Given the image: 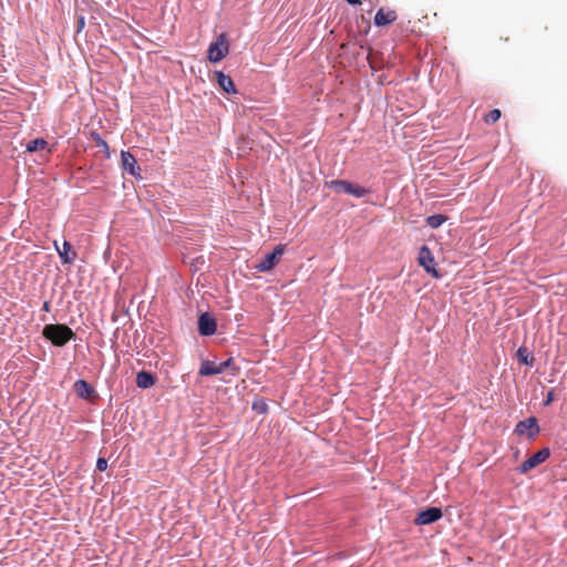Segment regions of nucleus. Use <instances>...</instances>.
Wrapping results in <instances>:
<instances>
[{
	"label": "nucleus",
	"mask_w": 567,
	"mask_h": 567,
	"mask_svg": "<svg viewBox=\"0 0 567 567\" xmlns=\"http://www.w3.org/2000/svg\"><path fill=\"white\" fill-rule=\"evenodd\" d=\"M42 336L54 347L62 348L76 338V333L64 323H48L42 329Z\"/></svg>",
	"instance_id": "obj_1"
},
{
	"label": "nucleus",
	"mask_w": 567,
	"mask_h": 567,
	"mask_svg": "<svg viewBox=\"0 0 567 567\" xmlns=\"http://www.w3.org/2000/svg\"><path fill=\"white\" fill-rule=\"evenodd\" d=\"M229 53V43L227 33L218 34L207 50V59L212 63H218Z\"/></svg>",
	"instance_id": "obj_2"
},
{
	"label": "nucleus",
	"mask_w": 567,
	"mask_h": 567,
	"mask_svg": "<svg viewBox=\"0 0 567 567\" xmlns=\"http://www.w3.org/2000/svg\"><path fill=\"white\" fill-rule=\"evenodd\" d=\"M417 261L431 277L435 279L444 277L445 271L439 267V261L436 260L433 250H419Z\"/></svg>",
	"instance_id": "obj_3"
},
{
	"label": "nucleus",
	"mask_w": 567,
	"mask_h": 567,
	"mask_svg": "<svg viewBox=\"0 0 567 567\" xmlns=\"http://www.w3.org/2000/svg\"><path fill=\"white\" fill-rule=\"evenodd\" d=\"M326 184L336 193H346L357 198H362L370 193V189L344 179H332Z\"/></svg>",
	"instance_id": "obj_4"
},
{
	"label": "nucleus",
	"mask_w": 567,
	"mask_h": 567,
	"mask_svg": "<svg viewBox=\"0 0 567 567\" xmlns=\"http://www.w3.org/2000/svg\"><path fill=\"white\" fill-rule=\"evenodd\" d=\"M285 251L286 250H271L258 262H255L251 268L257 272H268L279 264Z\"/></svg>",
	"instance_id": "obj_5"
},
{
	"label": "nucleus",
	"mask_w": 567,
	"mask_h": 567,
	"mask_svg": "<svg viewBox=\"0 0 567 567\" xmlns=\"http://www.w3.org/2000/svg\"><path fill=\"white\" fill-rule=\"evenodd\" d=\"M540 432L538 421L535 416L527 417L516 424L515 433L526 435L528 440H534Z\"/></svg>",
	"instance_id": "obj_6"
},
{
	"label": "nucleus",
	"mask_w": 567,
	"mask_h": 567,
	"mask_svg": "<svg viewBox=\"0 0 567 567\" xmlns=\"http://www.w3.org/2000/svg\"><path fill=\"white\" fill-rule=\"evenodd\" d=\"M198 333L202 337H210L217 331V321L209 312H202L197 319Z\"/></svg>",
	"instance_id": "obj_7"
},
{
	"label": "nucleus",
	"mask_w": 567,
	"mask_h": 567,
	"mask_svg": "<svg viewBox=\"0 0 567 567\" xmlns=\"http://www.w3.org/2000/svg\"><path fill=\"white\" fill-rule=\"evenodd\" d=\"M550 456L549 447H543L542 450L534 453L530 457L524 461L519 467V473L524 474L535 468L539 464L544 463Z\"/></svg>",
	"instance_id": "obj_8"
},
{
	"label": "nucleus",
	"mask_w": 567,
	"mask_h": 567,
	"mask_svg": "<svg viewBox=\"0 0 567 567\" xmlns=\"http://www.w3.org/2000/svg\"><path fill=\"white\" fill-rule=\"evenodd\" d=\"M443 512L440 507L431 506L426 507L425 509H422L417 513L416 517L414 518L415 525H430L432 523L437 522L440 518H442Z\"/></svg>",
	"instance_id": "obj_9"
},
{
	"label": "nucleus",
	"mask_w": 567,
	"mask_h": 567,
	"mask_svg": "<svg viewBox=\"0 0 567 567\" xmlns=\"http://www.w3.org/2000/svg\"><path fill=\"white\" fill-rule=\"evenodd\" d=\"M121 167L122 169L134 177H141V167L136 158L130 151L121 152Z\"/></svg>",
	"instance_id": "obj_10"
},
{
	"label": "nucleus",
	"mask_w": 567,
	"mask_h": 567,
	"mask_svg": "<svg viewBox=\"0 0 567 567\" xmlns=\"http://www.w3.org/2000/svg\"><path fill=\"white\" fill-rule=\"evenodd\" d=\"M73 388L80 399L90 401L97 398L96 390L83 379L75 381Z\"/></svg>",
	"instance_id": "obj_11"
},
{
	"label": "nucleus",
	"mask_w": 567,
	"mask_h": 567,
	"mask_svg": "<svg viewBox=\"0 0 567 567\" xmlns=\"http://www.w3.org/2000/svg\"><path fill=\"white\" fill-rule=\"evenodd\" d=\"M214 74L216 82L224 92H226L227 94L237 93L235 83L229 75L225 74L223 71H215Z\"/></svg>",
	"instance_id": "obj_12"
},
{
	"label": "nucleus",
	"mask_w": 567,
	"mask_h": 567,
	"mask_svg": "<svg viewBox=\"0 0 567 567\" xmlns=\"http://www.w3.org/2000/svg\"><path fill=\"white\" fill-rule=\"evenodd\" d=\"M157 377L150 371L142 370L136 374V385L140 389H150L155 385Z\"/></svg>",
	"instance_id": "obj_13"
},
{
	"label": "nucleus",
	"mask_w": 567,
	"mask_h": 567,
	"mask_svg": "<svg viewBox=\"0 0 567 567\" xmlns=\"http://www.w3.org/2000/svg\"><path fill=\"white\" fill-rule=\"evenodd\" d=\"M396 20V12L394 10L384 11L382 8L378 10L374 16V24L377 27H384Z\"/></svg>",
	"instance_id": "obj_14"
},
{
	"label": "nucleus",
	"mask_w": 567,
	"mask_h": 567,
	"mask_svg": "<svg viewBox=\"0 0 567 567\" xmlns=\"http://www.w3.org/2000/svg\"><path fill=\"white\" fill-rule=\"evenodd\" d=\"M200 377H213L220 374L219 364L210 360H203L198 370Z\"/></svg>",
	"instance_id": "obj_15"
},
{
	"label": "nucleus",
	"mask_w": 567,
	"mask_h": 567,
	"mask_svg": "<svg viewBox=\"0 0 567 567\" xmlns=\"http://www.w3.org/2000/svg\"><path fill=\"white\" fill-rule=\"evenodd\" d=\"M516 358H517L518 362L523 365L530 367V368L534 365L535 359L526 347H519L517 349Z\"/></svg>",
	"instance_id": "obj_16"
},
{
	"label": "nucleus",
	"mask_w": 567,
	"mask_h": 567,
	"mask_svg": "<svg viewBox=\"0 0 567 567\" xmlns=\"http://www.w3.org/2000/svg\"><path fill=\"white\" fill-rule=\"evenodd\" d=\"M91 140L95 143V146L99 147L105 154L106 158H110L111 152L107 142L102 138V136L97 132H91Z\"/></svg>",
	"instance_id": "obj_17"
},
{
	"label": "nucleus",
	"mask_w": 567,
	"mask_h": 567,
	"mask_svg": "<svg viewBox=\"0 0 567 567\" xmlns=\"http://www.w3.org/2000/svg\"><path fill=\"white\" fill-rule=\"evenodd\" d=\"M447 219V217L445 215H442V214H434V215H431L429 217H426V225L432 228V229H436L439 228L445 220Z\"/></svg>",
	"instance_id": "obj_18"
},
{
	"label": "nucleus",
	"mask_w": 567,
	"mask_h": 567,
	"mask_svg": "<svg viewBox=\"0 0 567 567\" xmlns=\"http://www.w3.org/2000/svg\"><path fill=\"white\" fill-rule=\"evenodd\" d=\"M220 373L226 370H231V375H236L239 372V367L236 365L234 358H228L227 360L219 363Z\"/></svg>",
	"instance_id": "obj_19"
},
{
	"label": "nucleus",
	"mask_w": 567,
	"mask_h": 567,
	"mask_svg": "<svg viewBox=\"0 0 567 567\" xmlns=\"http://www.w3.org/2000/svg\"><path fill=\"white\" fill-rule=\"evenodd\" d=\"M62 264L70 265L78 258L76 250H56Z\"/></svg>",
	"instance_id": "obj_20"
},
{
	"label": "nucleus",
	"mask_w": 567,
	"mask_h": 567,
	"mask_svg": "<svg viewBox=\"0 0 567 567\" xmlns=\"http://www.w3.org/2000/svg\"><path fill=\"white\" fill-rule=\"evenodd\" d=\"M251 409L258 414H267L268 413V404L265 399H256L252 402Z\"/></svg>",
	"instance_id": "obj_21"
},
{
	"label": "nucleus",
	"mask_w": 567,
	"mask_h": 567,
	"mask_svg": "<svg viewBox=\"0 0 567 567\" xmlns=\"http://www.w3.org/2000/svg\"><path fill=\"white\" fill-rule=\"evenodd\" d=\"M47 144V141L43 138H34L28 142L25 148L28 152H35L39 148H44Z\"/></svg>",
	"instance_id": "obj_22"
},
{
	"label": "nucleus",
	"mask_w": 567,
	"mask_h": 567,
	"mask_svg": "<svg viewBox=\"0 0 567 567\" xmlns=\"http://www.w3.org/2000/svg\"><path fill=\"white\" fill-rule=\"evenodd\" d=\"M499 117H501V111L498 109H494L486 114L485 122L487 124H493V123L497 122L499 120Z\"/></svg>",
	"instance_id": "obj_23"
},
{
	"label": "nucleus",
	"mask_w": 567,
	"mask_h": 567,
	"mask_svg": "<svg viewBox=\"0 0 567 567\" xmlns=\"http://www.w3.org/2000/svg\"><path fill=\"white\" fill-rule=\"evenodd\" d=\"M107 468V460L104 457H99L96 461V471L104 472Z\"/></svg>",
	"instance_id": "obj_24"
},
{
	"label": "nucleus",
	"mask_w": 567,
	"mask_h": 567,
	"mask_svg": "<svg viewBox=\"0 0 567 567\" xmlns=\"http://www.w3.org/2000/svg\"><path fill=\"white\" fill-rule=\"evenodd\" d=\"M85 27V17L83 14L76 18V33H80Z\"/></svg>",
	"instance_id": "obj_25"
},
{
	"label": "nucleus",
	"mask_w": 567,
	"mask_h": 567,
	"mask_svg": "<svg viewBox=\"0 0 567 567\" xmlns=\"http://www.w3.org/2000/svg\"><path fill=\"white\" fill-rule=\"evenodd\" d=\"M554 401V390L547 392L546 399L544 400V405L547 406Z\"/></svg>",
	"instance_id": "obj_26"
},
{
	"label": "nucleus",
	"mask_w": 567,
	"mask_h": 567,
	"mask_svg": "<svg viewBox=\"0 0 567 567\" xmlns=\"http://www.w3.org/2000/svg\"><path fill=\"white\" fill-rule=\"evenodd\" d=\"M111 255H112V250H104L103 259H104L105 262H109V260L111 258Z\"/></svg>",
	"instance_id": "obj_27"
},
{
	"label": "nucleus",
	"mask_w": 567,
	"mask_h": 567,
	"mask_svg": "<svg viewBox=\"0 0 567 567\" xmlns=\"http://www.w3.org/2000/svg\"><path fill=\"white\" fill-rule=\"evenodd\" d=\"M42 310L45 312H49L51 310V303L50 301H44L42 305Z\"/></svg>",
	"instance_id": "obj_28"
},
{
	"label": "nucleus",
	"mask_w": 567,
	"mask_h": 567,
	"mask_svg": "<svg viewBox=\"0 0 567 567\" xmlns=\"http://www.w3.org/2000/svg\"><path fill=\"white\" fill-rule=\"evenodd\" d=\"M351 6L360 4L362 0H346Z\"/></svg>",
	"instance_id": "obj_29"
},
{
	"label": "nucleus",
	"mask_w": 567,
	"mask_h": 567,
	"mask_svg": "<svg viewBox=\"0 0 567 567\" xmlns=\"http://www.w3.org/2000/svg\"><path fill=\"white\" fill-rule=\"evenodd\" d=\"M63 248H72V246L69 241L64 240Z\"/></svg>",
	"instance_id": "obj_30"
},
{
	"label": "nucleus",
	"mask_w": 567,
	"mask_h": 567,
	"mask_svg": "<svg viewBox=\"0 0 567 567\" xmlns=\"http://www.w3.org/2000/svg\"><path fill=\"white\" fill-rule=\"evenodd\" d=\"M274 248L281 249V248H285V245H282V244H277Z\"/></svg>",
	"instance_id": "obj_31"
},
{
	"label": "nucleus",
	"mask_w": 567,
	"mask_h": 567,
	"mask_svg": "<svg viewBox=\"0 0 567 567\" xmlns=\"http://www.w3.org/2000/svg\"><path fill=\"white\" fill-rule=\"evenodd\" d=\"M195 261H197V265L204 264V260L198 261V258H195Z\"/></svg>",
	"instance_id": "obj_32"
},
{
	"label": "nucleus",
	"mask_w": 567,
	"mask_h": 567,
	"mask_svg": "<svg viewBox=\"0 0 567 567\" xmlns=\"http://www.w3.org/2000/svg\"><path fill=\"white\" fill-rule=\"evenodd\" d=\"M195 261H197V265L204 264V260L198 261V258H195Z\"/></svg>",
	"instance_id": "obj_33"
},
{
	"label": "nucleus",
	"mask_w": 567,
	"mask_h": 567,
	"mask_svg": "<svg viewBox=\"0 0 567 567\" xmlns=\"http://www.w3.org/2000/svg\"><path fill=\"white\" fill-rule=\"evenodd\" d=\"M195 261H197V265L204 264V260L198 261V258H195Z\"/></svg>",
	"instance_id": "obj_34"
},
{
	"label": "nucleus",
	"mask_w": 567,
	"mask_h": 567,
	"mask_svg": "<svg viewBox=\"0 0 567 567\" xmlns=\"http://www.w3.org/2000/svg\"><path fill=\"white\" fill-rule=\"evenodd\" d=\"M58 248H59L58 244H56V241H54V249H58Z\"/></svg>",
	"instance_id": "obj_35"
}]
</instances>
